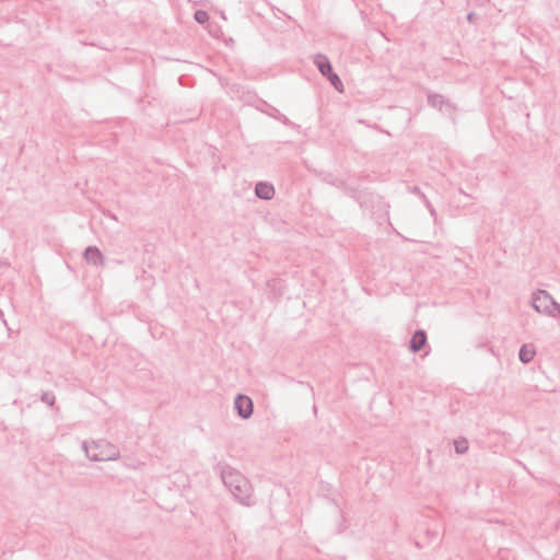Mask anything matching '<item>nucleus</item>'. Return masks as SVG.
I'll list each match as a JSON object with an SVG mask.
<instances>
[{
    "label": "nucleus",
    "mask_w": 560,
    "mask_h": 560,
    "mask_svg": "<svg viewBox=\"0 0 560 560\" xmlns=\"http://www.w3.org/2000/svg\"><path fill=\"white\" fill-rule=\"evenodd\" d=\"M236 409L243 418H247L253 412L252 399L247 396H238L235 400Z\"/></svg>",
    "instance_id": "nucleus-2"
},
{
    "label": "nucleus",
    "mask_w": 560,
    "mask_h": 560,
    "mask_svg": "<svg viewBox=\"0 0 560 560\" xmlns=\"http://www.w3.org/2000/svg\"><path fill=\"white\" fill-rule=\"evenodd\" d=\"M328 74V80L331 82V84L338 90V91H342V88H341V84H340V80L338 78V75L335 73V72H327Z\"/></svg>",
    "instance_id": "nucleus-9"
},
{
    "label": "nucleus",
    "mask_w": 560,
    "mask_h": 560,
    "mask_svg": "<svg viewBox=\"0 0 560 560\" xmlns=\"http://www.w3.org/2000/svg\"><path fill=\"white\" fill-rule=\"evenodd\" d=\"M467 21L470 22V23H475L476 21V14L474 12H469L467 14Z\"/></svg>",
    "instance_id": "nucleus-11"
},
{
    "label": "nucleus",
    "mask_w": 560,
    "mask_h": 560,
    "mask_svg": "<svg viewBox=\"0 0 560 560\" xmlns=\"http://www.w3.org/2000/svg\"><path fill=\"white\" fill-rule=\"evenodd\" d=\"M313 62L317 67V70H332L331 63L325 55H315L313 58Z\"/></svg>",
    "instance_id": "nucleus-5"
},
{
    "label": "nucleus",
    "mask_w": 560,
    "mask_h": 560,
    "mask_svg": "<svg viewBox=\"0 0 560 560\" xmlns=\"http://www.w3.org/2000/svg\"><path fill=\"white\" fill-rule=\"evenodd\" d=\"M539 299H540V296L536 298V299H535V301H534V306H535V308H537V310H538V305H537L536 303H537V301H538Z\"/></svg>",
    "instance_id": "nucleus-12"
},
{
    "label": "nucleus",
    "mask_w": 560,
    "mask_h": 560,
    "mask_svg": "<svg viewBox=\"0 0 560 560\" xmlns=\"http://www.w3.org/2000/svg\"><path fill=\"white\" fill-rule=\"evenodd\" d=\"M425 341H427V337H425L424 332L417 331L411 338V342H410L411 350L419 351L424 346Z\"/></svg>",
    "instance_id": "nucleus-4"
},
{
    "label": "nucleus",
    "mask_w": 560,
    "mask_h": 560,
    "mask_svg": "<svg viewBox=\"0 0 560 560\" xmlns=\"http://www.w3.org/2000/svg\"><path fill=\"white\" fill-rule=\"evenodd\" d=\"M85 258L90 261L96 262L101 258V253L97 248H88L85 252Z\"/></svg>",
    "instance_id": "nucleus-7"
},
{
    "label": "nucleus",
    "mask_w": 560,
    "mask_h": 560,
    "mask_svg": "<svg viewBox=\"0 0 560 560\" xmlns=\"http://www.w3.org/2000/svg\"><path fill=\"white\" fill-rule=\"evenodd\" d=\"M455 447L458 453H463L468 448L467 441L460 440L455 442Z\"/></svg>",
    "instance_id": "nucleus-10"
},
{
    "label": "nucleus",
    "mask_w": 560,
    "mask_h": 560,
    "mask_svg": "<svg viewBox=\"0 0 560 560\" xmlns=\"http://www.w3.org/2000/svg\"><path fill=\"white\" fill-rule=\"evenodd\" d=\"M536 354V350L530 345H525L520 350V359L522 362L527 363L530 362Z\"/></svg>",
    "instance_id": "nucleus-6"
},
{
    "label": "nucleus",
    "mask_w": 560,
    "mask_h": 560,
    "mask_svg": "<svg viewBox=\"0 0 560 560\" xmlns=\"http://www.w3.org/2000/svg\"><path fill=\"white\" fill-rule=\"evenodd\" d=\"M86 454L94 460L114 459L117 455L115 448L105 443H92L88 445Z\"/></svg>",
    "instance_id": "nucleus-1"
},
{
    "label": "nucleus",
    "mask_w": 560,
    "mask_h": 560,
    "mask_svg": "<svg viewBox=\"0 0 560 560\" xmlns=\"http://www.w3.org/2000/svg\"><path fill=\"white\" fill-rule=\"evenodd\" d=\"M256 194L260 198L271 199L273 194H275V189H273V187L270 184L259 183L256 186Z\"/></svg>",
    "instance_id": "nucleus-3"
},
{
    "label": "nucleus",
    "mask_w": 560,
    "mask_h": 560,
    "mask_svg": "<svg viewBox=\"0 0 560 560\" xmlns=\"http://www.w3.org/2000/svg\"><path fill=\"white\" fill-rule=\"evenodd\" d=\"M194 19L197 23L203 24L209 20V14L203 10H197L194 14Z\"/></svg>",
    "instance_id": "nucleus-8"
}]
</instances>
